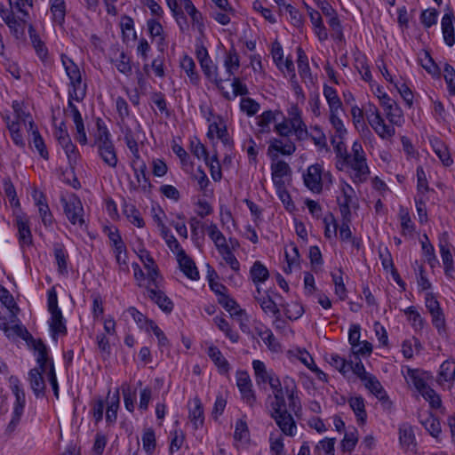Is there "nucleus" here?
Masks as SVG:
<instances>
[{
  "mask_svg": "<svg viewBox=\"0 0 455 455\" xmlns=\"http://www.w3.org/2000/svg\"><path fill=\"white\" fill-rule=\"evenodd\" d=\"M97 132L94 136V145L98 148V153L103 162L111 168H116L118 163L116 151L111 135L102 119L96 121Z\"/></svg>",
  "mask_w": 455,
  "mask_h": 455,
  "instance_id": "1",
  "label": "nucleus"
},
{
  "mask_svg": "<svg viewBox=\"0 0 455 455\" xmlns=\"http://www.w3.org/2000/svg\"><path fill=\"white\" fill-rule=\"evenodd\" d=\"M271 406V418L275 419L281 431L289 436L295 435L296 423L292 415L286 409V403L283 395H276Z\"/></svg>",
  "mask_w": 455,
  "mask_h": 455,
  "instance_id": "2",
  "label": "nucleus"
},
{
  "mask_svg": "<svg viewBox=\"0 0 455 455\" xmlns=\"http://www.w3.org/2000/svg\"><path fill=\"white\" fill-rule=\"evenodd\" d=\"M268 383L273 390L274 396L276 395H283L285 391L289 400L290 410L293 411L295 415L301 412V403L298 395L297 386L293 379L285 377L283 379V387H282L279 378L275 375L268 380Z\"/></svg>",
  "mask_w": 455,
  "mask_h": 455,
  "instance_id": "3",
  "label": "nucleus"
},
{
  "mask_svg": "<svg viewBox=\"0 0 455 455\" xmlns=\"http://www.w3.org/2000/svg\"><path fill=\"white\" fill-rule=\"evenodd\" d=\"M61 61L68 76L69 89L68 95L76 101H82L86 96V84L82 83V76L79 68L74 61L65 55L61 56Z\"/></svg>",
  "mask_w": 455,
  "mask_h": 455,
  "instance_id": "4",
  "label": "nucleus"
},
{
  "mask_svg": "<svg viewBox=\"0 0 455 455\" xmlns=\"http://www.w3.org/2000/svg\"><path fill=\"white\" fill-rule=\"evenodd\" d=\"M344 165L354 171L355 182H364L370 175V169L366 163V156L360 142L355 141L352 146V156L348 157Z\"/></svg>",
  "mask_w": 455,
  "mask_h": 455,
  "instance_id": "5",
  "label": "nucleus"
},
{
  "mask_svg": "<svg viewBox=\"0 0 455 455\" xmlns=\"http://www.w3.org/2000/svg\"><path fill=\"white\" fill-rule=\"evenodd\" d=\"M11 383L12 392L15 396V403L13 405L12 419L6 428V432L8 433H12L19 425L26 404L25 392L21 387L19 379L17 378H11Z\"/></svg>",
  "mask_w": 455,
  "mask_h": 455,
  "instance_id": "6",
  "label": "nucleus"
},
{
  "mask_svg": "<svg viewBox=\"0 0 455 455\" xmlns=\"http://www.w3.org/2000/svg\"><path fill=\"white\" fill-rule=\"evenodd\" d=\"M60 203L64 209V213L68 220L73 225L82 227L85 221L84 219V207L80 199L74 194L68 197L61 196Z\"/></svg>",
  "mask_w": 455,
  "mask_h": 455,
  "instance_id": "7",
  "label": "nucleus"
},
{
  "mask_svg": "<svg viewBox=\"0 0 455 455\" xmlns=\"http://www.w3.org/2000/svg\"><path fill=\"white\" fill-rule=\"evenodd\" d=\"M314 2L323 14L329 18L327 22L332 30L331 36L335 40L342 41L344 39L343 28L335 9L326 0H314Z\"/></svg>",
  "mask_w": 455,
  "mask_h": 455,
  "instance_id": "8",
  "label": "nucleus"
},
{
  "mask_svg": "<svg viewBox=\"0 0 455 455\" xmlns=\"http://www.w3.org/2000/svg\"><path fill=\"white\" fill-rule=\"evenodd\" d=\"M323 167L320 164L309 165L303 173V182L311 192L319 194L323 190Z\"/></svg>",
  "mask_w": 455,
  "mask_h": 455,
  "instance_id": "9",
  "label": "nucleus"
},
{
  "mask_svg": "<svg viewBox=\"0 0 455 455\" xmlns=\"http://www.w3.org/2000/svg\"><path fill=\"white\" fill-rule=\"evenodd\" d=\"M236 386L241 393L243 401L250 407H254L257 403V397L252 390L251 380L247 371H238L236 373Z\"/></svg>",
  "mask_w": 455,
  "mask_h": 455,
  "instance_id": "10",
  "label": "nucleus"
},
{
  "mask_svg": "<svg viewBox=\"0 0 455 455\" xmlns=\"http://www.w3.org/2000/svg\"><path fill=\"white\" fill-rule=\"evenodd\" d=\"M378 98L389 122L401 125L403 121V111L397 103L387 93L378 94Z\"/></svg>",
  "mask_w": 455,
  "mask_h": 455,
  "instance_id": "11",
  "label": "nucleus"
},
{
  "mask_svg": "<svg viewBox=\"0 0 455 455\" xmlns=\"http://www.w3.org/2000/svg\"><path fill=\"white\" fill-rule=\"evenodd\" d=\"M288 123L293 129V132L299 140H303L308 137L307 125L302 120L301 111L297 105H292L288 110Z\"/></svg>",
  "mask_w": 455,
  "mask_h": 455,
  "instance_id": "12",
  "label": "nucleus"
},
{
  "mask_svg": "<svg viewBox=\"0 0 455 455\" xmlns=\"http://www.w3.org/2000/svg\"><path fill=\"white\" fill-rule=\"evenodd\" d=\"M295 151L296 146L291 140H288L286 142H283L280 139L274 138L269 141L267 155L273 161H275L278 158L279 154L283 156H291Z\"/></svg>",
  "mask_w": 455,
  "mask_h": 455,
  "instance_id": "13",
  "label": "nucleus"
},
{
  "mask_svg": "<svg viewBox=\"0 0 455 455\" xmlns=\"http://www.w3.org/2000/svg\"><path fill=\"white\" fill-rule=\"evenodd\" d=\"M368 121L372 129L382 139H390L394 136L395 128L385 124L378 108H374V112L368 116Z\"/></svg>",
  "mask_w": 455,
  "mask_h": 455,
  "instance_id": "14",
  "label": "nucleus"
},
{
  "mask_svg": "<svg viewBox=\"0 0 455 455\" xmlns=\"http://www.w3.org/2000/svg\"><path fill=\"white\" fill-rule=\"evenodd\" d=\"M177 260L180 270L188 278L191 280L199 279V272L195 261L187 255L184 250H180L177 252Z\"/></svg>",
  "mask_w": 455,
  "mask_h": 455,
  "instance_id": "15",
  "label": "nucleus"
},
{
  "mask_svg": "<svg viewBox=\"0 0 455 455\" xmlns=\"http://www.w3.org/2000/svg\"><path fill=\"white\" fill-rule=\"evenodd\" d=\"M28 132H30L31 139L29 140V144L31 147H34L41 157H43L44 160L49 159V152L46 148L45 143L44 139L42 138L37 126L34 123L33 120L28 121Z\"/></svg>",
  "mask_w": 455,
  "mask_h": 455,
  "instance_id": "16",
  "label": "nucleus"
},
{
  "mask_svg": "<svg viewBox=\"0 0 455 455\" xmlns=\"http://www.w3.org/2000/svg\"><path fill=\"white\" fill-rule=\"evenodd\" d=\"M132 168L134 172V176L140 189L144 193H150L152 184L150 183L149 179L147 175L146 164L143 161H141L140 163H136L135 160H132Z\"/></svg>",
  "mask_w": 455,
  "mask_h": 455,
  "instance_id": "17",
  "label": "nucleus"
},
{
  "mask_svg": "<svg viewBox=\"0 0 455 455\" xmlns=\"http://www.w3.org/2000/svg\"><path fill=\"white\" fill-rule=\"evenodd\" d=\"M271 171L272 180L275 188H282L285 187L283 179L291 172L289 164L283 160L276 161L275 163L271 164Z\"/></svg>",
  "mask_w": 455,
  "mask_h": 455,
  "instance_id": "18",
  "label": "nucleus"
},
{
  "mask_svg": "<svg viewBox=\"0 0 455 455\" xmlns=\"http://www.w3.org/2000/svg\"><path fill=\"white\" fill-rule=\"evenodd\" d=\"M148 297L154 301L164 312L171 313L173 309L172 301L160 288L149 287Z\"/></svg>",
  "mask_w": 455,
  "mask_h": 455,
  "instance_id": "19",
  "label": "nucleus"
},
{
  "mask_svg": "<svg viewBox=\"0 0 455 455\" xmlns=\"http://www.w3.org/2000/svg\"><path fill=\"white\" fill-rule=\"evenodd\" d=\"M44 371L42 369L34 368L28 372L30 387L36 397L43 396L45 393V383L43 377Z\"/></svg>",
  "mask_w": 455,
  "mask_h": 455,
  "instance_id": "20",
  "label": "nucleus"
},
{
  "mask_svg": "<svg viewBox=\"0 0 455 455\" xmlns=\"http://www.w3.org/2000/svg\"><path fill=\"white\" fill-rule=\"evenodd\" d=\"M443 36L445 44L448 46H453L455 44V34L453 26V13L452 12H445L441 21Z\"/></svg>",
  "mask_w": 455,
  "mask_h": 455,
  "instance_id": "21",
  "label": "nucleus"
},
{
  "mask_svg": "<svg viewBox=\"0 0 455 455\" xmlns=\"http://www.w3.org/2000/svg\"><path fill=\"white\" fill-rule=\"evenodd\" d=\"M254 331L271 351L277 352L280 350V344L269 328L263 324H259L254 327Z\"/></svg>",
  "mask_w": 455,
  "mask_h": 455,
  "instance_id": "22",
  "label": "nucleus"
},
{
  "mask_svg": "<svg viewBox=\"0 0 455 455\" xmlns=\"http://www.w3.org/2000/svg\"><path fill=\"white\" fill-rule=\"evenodd\" d=\"M120 404V395L119 389H116V391L111 395L110 391L108 394V408L106 412V419L109 423L116 422L117 419V411L119 409Z\"/></svg>",
  "mask_w": 455,
  "mask_h": 455,
  "instance_id": "23",
  "label": "nucleus"
},
{
  "mask_svg": "<svg viewBox=\"0 0 455 455\" xmlns=\"http://www.w3.org/2000/svg\"><path fill=\"white\" fill-rule=\"evenodd\" d=\"M51 314V321H50V329L52 333L53 339H56V335L62 334L65 335L67 333L66 322L63 318L61 310L50 312Z\"/></svg>",
  "mask_w": 455,
  "mask_h": 455,
  "instance_id": "24",
  "label": "nucleus"
},
{
  "mask_svg": "<svg viewBox=\"0 0 455 455\" xmlns=\"http://www.w3.org/2000/svg\"><path fill=\"white\" fill-rule=\"evenodd\" d=\"M348 403L356 417L357 422L360 425H364L367 419L364 399L362 396H354L349 398Z\"/></svg>",
  "mask_w": 455,
  "mask_h": 455,
  "instance_id": "25",
  "label": "nucleus"
},
{
  "mask_svg": "<svg viewBox=\"0 0 455 455\" xmlns=\"http://www.w3.org/2000/svg\"><path fill=\"white\" fill-rule=\"evenodd\" d=\"M207 355L214 364L219 368L220 371L226 373L229 370V363L227 359L223 356L221 351L215 346L208 347Z\"/></svg>",
  "mask_w": 455,
  "mask_h": 455,
  "instance_id": "26",
  "label": "nucleus"
},
{
  "mask_svg": "<svg viewBox=\"0 0 455 455\" xmlns=\"http://www.w3.org/2000/svg\"><path fill=\"white\" fill-rule=\"evenodd\" d=\"M455 379V362L452 360L444 361L439 370L438 382L452 383Z\"/></svg>",
  "mask_w": 455,
  "mask_h": 455,
  "instance_id": "27",
  "label": "nucleus"
},
{
  "mask_svg": "<svg viewBox=\"0 0 455 455\" xmlns=\"http://www.w3.org/2000/svg\"><path fill=\"white\" fill-rule=\"evenodd\" d=\"M432 148L435 155L438 156L442 164L445 167H449L453 164L448 147L441 140H435L432 142Z\"/></svg>",
  "mask_w": 455,
  "mask_h": 455,
  "instance_id": "28",
  "label": "nucleus"
},
{
  "mask_svg": "<svg viewBox=\"0 0 455 455\" xmlns=\"http://www.w3.org/2000/svg\"><path fill=\"white\" fill-rule=\"evenodd\" d=\"M30 342L34 350L37 352L36 363L39 365L38 369L46 371V363L48 362V352L46 346L41 339H35L34 338L30 340Z\"/></svg>",
  "mask_w": 455,
  "mask_h": 455,
  "instance_id": "29",
  "label": "nucleus"
},
{
  "mask_svg": "<svg viewBox=\"0 0 455 455\" xmlns=\"http://www.w3.org/2000/svg\"><path fill=\"white\" fill-rule=\"evenodd\" d=\"M200 65L204 76L220 88L223 80L218 77V68L212 63L211 58L204 60H202Z\"/></svg>",
  "mask_w": 455,
  "mask_h": 455,
  "instance_id": "30",
  "label": "nucleus"
},
{
  "mask_svg": "<svg viewBox=\"0 0 455 455\" xmlns=\"http://www.w3.org/2000/svg\"><path fill=\"white\" fill-rule=\"evenodd\" d=\"M219 303L231 315L236 316L245 315V311L241 309L237 302L228 294H222L218 299Z\"/></svg>",
  "mask_w": 455,
  "mask_h": 455,
  "instance_id": "31",
  "label": "nucleus"
},
{
  "mask_svg": "<svg viewBox=\"0 0 455 455\" xmlns=\"http://www.w3.org/2000/svg\"><path fill=\"white\" fill-rule=\"evenodd\" d=\"M224 66L226 68V72L228 75V79H229V77L234 75L235 71L239 68V55L235 47H231V49L226 53Z\"/></svg>",
  "mask_w": 455,
  "mask_h": 455,
  "instance_id": "32",
  "label": "nucleus"
},
{
  "mask_svg": "<svg viewBox=\"0 0 455 455\" xmlns=\"http://www.w3.org/2000/svg\"><path fill=\"white\" fill-rule=\"evenodd\" d=\"M260 305L261 309L266 314H271L275 317V322L280 321V309L276 303L270 298V296L255 297Z\"/></svg>",
  "mask_w": 455,
  "mask_h": 455,
  "instance_id": "33",
  "label": "nucleus"
},
{
  "mask_svg": "<svg viewBox=\"0 0 455 455\" xmlns=\"http://www.w3.org/2000/svg\"><path fill=\"white\" fill-rule=\"evenodd\" d=\"M0 300L1 302L10 310L11 313V323H14L17 320V312L19 307L15 303L12 295L4 287L0 289Z\"/></svg>",
  "mask_w": 455,
  "mask_h": 455,
  "instance_id": "34",
  "label": "nucleus"
},
{
  "mask_svg": "<svg viewBox=\"0 0 455 455\" xmlns=\"http://www.w3.org/2000/svg\"><path fill=\"white\" fill-rule=\"evenodd\" d=\"M181 68L186 72L193 84H198L200 76L196 71V63L194 60L188 56L184 55L180 61Z\"/></svg>",
  "mask_w": 455,
  "mask_h": 455,
  "instance_id": "35",
  "label": "nucleus"
},
{
  "mask_svg": "<svg viewBox=\"0 0 455 455\" xmlns=\"http://www.w3.org/2000/svg\"><path fill=\"white\" fill-rule=\"evenodd\" d=\"M194 404V408L189 410V419L195 429H197L204 425V415L200 399L195 398Z\"/></svg>",
  "mask_w": 455,
  "mask_h": 455,
  "instance_id": "36",
  "label": "nucleus"
},
{
  "mask_svg": "<svg viewBox=\"0 0 455 455\" xmlns=\"http://www.w3.org/2000/svg\"><path fill=\"white\" fill-rule=\"evenodd\" d=\"M51 12L53 21L59 25H63L66 16L65 0H51Z\"/></svg>",
  "mask_w": 455,
  "mask_h": 455,
  "instance_id": "37",
  "label": "nucleus"
},
{
  "mask_svg": "<svg viewBox=\"0 0 455 455\" xmlns=\"http://www.w3.org/2000/svg\"><path fill=\"white\" fill-rule=\"evenodd\" d=\"M250 274L254 283H264L269 277L267 268L259 260L253 263Z\"/></svg>",
  "mask_w": 455,
  "mask_h": 455,
  "instance_id": "38",
  "label": "nucleus"
},
{
  "mask_svg": "<svg viewBox=\"0 0 455 455\" xmlns=\"http://www.w3.org/2000/svg\"><path fill=\"white\" fill-rule=\"evenodd\" d=\"M420 423L424 426L426 430L435 438H438L442 429L441 423L437 418L432 414L427 415L425 419H420Z\"/></svg>",
  "mask_w": 455,
  "mask_h": 455,
  "instance_id": "39",
  "label": "nucleus"
},
{
  "mask_svg": "<svg viewBox=\"0 0 455 455\" xmlns=\"http://www.w3.org/2000/svg\"><path fill=\"white\" fill-rule=\"evenodd\" d=\"M210 238L213 241L218 251L225 249L227 246V240L224 235L220 231L217 225L212 223L206 228Z\"/></svg>",
  "mask_w": 455,
  "mask_h": 455,
  "instance_id": "40",
  "label": "nucleus"
},
{
  "mask_svg": "<svg viewBox=\"0 0 455 455\" xmlns=\"http://www.w3.org/2000/svg\"><path fill=\"white\" fill-rule=\"evenodd\" d=\"M252 367L254 370L255 379L258 385L268 382V380L275 375L273 373H269L267 371L266 365L262 361L254 360L252 362Z\"/></svg>",
  "mask_w": 455,
  "mask_h": 455,
  "instance_id": "41",
  "label": "nucleus"
},
{
  "mask_svg": "<svg viewBox=\"0 0 455 455\" xmlns=\"http://www.w3.org/2000/svg\"><path fill=\"white\" fill-rule=\"evenodd\" d=\"M439 249L443 265L451 264L453 262L452 255L450 251L449 235L443 232L439 236Z\"/></svg>",
  "mask_w": 455,
  "mask_h": 455,
  "instance_id": "42",
  "label": "nucleus"
},
{
  "mask_svg": "<svg viewBox=\"0 0 455 455\" xmlns=\"http://www.w3.org/2000/svg\"><path fill=\"white\" fill-rule=\"evenodd\" d=\"M17 228L20 243L29 245L32 243V235L29 228L28 221L22 218L17 220Z\"/></svg>",
  "mask_w": 455,
  "mask_h": 455,
  "instance_id": "43",
  "label": "nucleus"
},
{
  "mask_svg": "<svg viewBox=\"0 0 455 455\" xmlns=\"http://www.w3.org/2000/svg\"><path fill=\"white\" fill-rule=\"evenodd\" d=\"M281 307L285 316L291 321L299 319L304 313L302 305L296 301L282 304Z\"/></svg>",
  "mask_w": 455,
  "mask_h": 455,
  "instance_id": "44",
  "label": "nucleus"
},
{
  "mask_svg": "<svg viewBox=\"0 0 455 455\" xmlns=\"http://www.w3.org/2000/svg\"><path fill=\"white\" fill-rule=\"evenodd\" d=\"M323 95L327 100L330 110H337L342 108V102L333 87L324 84Z\"/></svg>",
  "mask_w": 455,
  "mask_h": 455,
  "instance_id": "45",
  "label": "nucleus"
},
{
  "mask_svg": "<svg viewBox=\"0 0 455 455\" xmlns=\"http://www.w3.org/2000/svg\"><path fill=\"white\" fill-rule=\"evenodd\" d=\"M213 321L215 324L218 326V328L225 333L226 337L229 339V340L232 343L238 342L239 334L237 333V331L232 330V328L230 327L229 323L227 322L226 319L220 316H216L213 318Z\"/></svg>",
  "mask_w": 455,
  "mask_h": 455,
  "instance_id": "46",
  "label": "nucleus"
},
{
  "mask_svg": "<svg viewBox=\"0 0 455 455\" xmlns=\"http://www.w3.org/2000/svg\"><path fill=\"white\" fill-rule=\"evenodd\" d=\"M420 243L423 254L426 257L427 263L432 267H434L435 265L437 263V259L435 256V248L431 244L428 236L426 234L423 235V239L420 241Z\"/></svg>",
  "mask_w": 455,
  "mask_h": 455,
  "instance_id": "47",
  "label": "nucleus"
},
{
  "mask_svg": "<svg viewBox=\"0 0 455 455\" xmlns=\"http://www.w3.org/2000/svg\"><path fill=\"white\" fill-rule=\"evenodd\" d=\"M339 111H342V108L330 110L329 120L332 127L335 129L336 135L342 139L347 134V129L339 117Z\"/></svg>",
  "mask_w": 455,
  "mask_h": 455,
  "instance_id": "48",
  "label": "nucleus"
},
{
  "mask_svg": "<svg viewBox=\"0 0 455 455\" xmlns=\"http://www.w3.org/2000/svg\"><path fill=\"white\" fill-rule=\"evenodd\" d=\"M17 322H19L18 318H17V320H15L14 323H13L12 326L10 327L8 325V331L4 332L5 335L8 338L17 336V337L23 339L24 340H26L28 342L30 341L31 339H33L32 335L28 331V330L21 324H19Z\"/></svg>",
  "mask_w": 455,
  "mask_h": 455,
  "instance_id": "49",
  "label": "nucleus"
},
{
  "mask_svg": "<svg viewBox=\"0 0 455 455\" xmlns=\"http://www.w3.org/2000/svg\"><path fill=\"white\" fill-rule=\"evenodd\" d=\"M124 213L127 217V219L138 228L144 227L145 223L143 219L140 216L139 210L133 204H125L124 205Z\"/></svg>",
  "mask_w": 455,
  "mask_h": 455,
  "instance_id": "50",
  "label": "nucleus"
},
{
  "mask_svg": "<svg viewBox=\"0 0 455 455\" xmlns=\"http://www.w3.org/2000/svg\"><path fill=\"white\" fill-rule=\"evenodd\" d=\"M298 69L301 78H307L311 76L310 68L308 64L307 56L301 47H298Z\"/></svg>",
  "mask_w": 455,
  "mask_h": 455,
  "instance_id": "51",
  "label": "nucleus"
},
{
  "mask_svg": "<svg viewBox=\"0 0 455 455\" xmlns=\"http://www.w3.org/2000/svg\"><path fill=\"white\" fill-rule=\"evenodd\" d=\"M277 114H280V112L267 110L257 117V124L261 128V132H268L270 131L269 124L275 120Z\"/></svg>",
  "mask_w": 455,
  "mask_h": 455,
  "instance_id": "52",
  "label": "nucleus"
},
{
  "mask_svg": "<svg viewBox=\"0 0 455 455\" xmlns=\"http://www.w3.org/2000/svg\"><path fill=\"white\" fill-rule=\"evenodd\" d=\"M143 450L148 455H152L156 446V435L152 428H147L142 435Z\"/></svg>",
  "mask_w": 455,
  "mask_h": 455,
  "instance_id": "53",
  "label": "nucleus"
},
{
  "mask_svg": "<svg viewBox=\"0 0 455 455\" xmlns=\"http://www.w3.org/2000/svg\"><path fill=\"white\" fill-rule=\"evenodd\" d=\"M115 65L120 73L126 76H132V67L131 59L124 52L119 54V58L115 61Z\"/></svg>",
  "mask_w": 455,
  "mask_h": 455,
  "instance_id": "54",
  "label": "nucleus"
},
{
  "mask_svg": "<svg viewBox=\"0 0 455 455\" xmlns=\"http://www.w3.org/2000/svg\"><path fill=\"white\" fill-rule=\"evenodd\" d=\"M335 438H325L320 441L315 448V455H334Z\"/></svg>",
  "mask_w": 455,
  "mask_h": 455,
  "instance_id": "55",
  "label": "nucleus"
},
{
  "mask_svg": "<svg viewBox=\"0 0 455 455\" xmlns=\"http://www.w3.org/2000/svg\"><path fill=\"white\" fill-rule=\"evenodd\" d=\"M419 62L427 73L432 76H439L440 69L428 52L425 51L423 52V57L419 58Z\"/></svg>",
  "mask_w": 455,
  "mask_h": 455,
  "instance_id": "56",
  "label": "nucleus"
},
{
  "mask_svg": "<svg viewBox=\"0 0 455 455\" xmlns=\"http://www.w3.org/2000/svg\"><path fill=\"white\" fill-rule=\"evenodd\" d=\"M54 257L58 265V270L60 274L68 273V254L66 253L64 248L60 245H57L54 247Z\"/></svg>",
  "mask_w": 455,
  "mask_h": 455,
  "instance_id": "57",
  "label": "nucleus"
},
{
  "mask_svg": "<svg viewBox=\"0 0 455 455\" xmlns=\"http://www.w3.org/2000/svg\"><path fill=\"white\" fill-rule=\"evenodd\" d=\"M404 313L407 315L408 320L411 323L412 327L416 331H420L424 328L425 320L421 317L420 314L415 309L414 307H407Z\"/></svg>",
  "mask_w": 455,
  "mask_h": 455,
  "instance_id": "58",
  "label": "nucleus"
},
{
  "mask_svg": "<svg viewBox=\"0 0 455 455\" xmlns=\"http://www.w3.org/2000/svg\"><path fill=\"white\" fill-rule=\"evenodd\" d=\"M331 278L335 285V294L339 296L341 300H345L347 299V289L343 282L341 269H339L338 273H331Z\"/></svg>",
  "mask_w": 455,
  "mask_h": 455,
  "instance_id": "59",
  "label": "nucleus"
},
{
  "mask_svg": "<svg viewBox=\"0 0 455 455\" xmlns=\"http://www.w3.org/2000/svg\"><path fill=\"white\" fill-rule=\"evenodd\" d=\"M399 219L401 221L402 234L406 235V232L411 233L414 231V224L411 221L408 210L403 206L399 209Z\"/></svg>",
  "mask_w": 455,
  "mask_h": 455,
  "instance_id": "60",
  "label": "nucleus"
},
{
  "mask_svg": "<svg viewBox=\"0 0 455 455\" xmlns=\"http://www.w3.org/2000/svg\"><path fill=\"white\" fill-rule=\"evenodd\" d=\"M363 382L364 383L365 387L376 397L380 395V394L385 391L380 382L372 374H370L366 379L363 380Z\"/></svg>",
  "mask_w": 455,
  "mask_h": 455,
  "instance_id": "61",
  "label": "nucleus"
},
{
  "mask_svg": "<svg viewBox=\"0 0 455 455\" xmlns=\"http://www.w3.org/2000/svg\"><path fill=\"white\" fill-rule=\"evenodd\" d=\"M399 435L400 442L403 445L410 448L411 445L414 444L415 436L411 426L403 425L399 428Z\"/></svg>",
  "mask_w": 455,
  "mask_h": 455,
  "instance_id": "62",
  "label": "nucleus"
},
{
  "mask_svg": "<svg viewBox=\"0 0 455 455\" xmlns=\"http://www.w3.org/2000/svg\"><path fill=\"white\" fill-rule=\"evenodd\" d=\"M259 104L251 98H243L240 102V108L247 116H252L259 110Z\"/></svg>",
  "mask_w": 455,
  "mask_h": 455,
  "instance_id": "63",
  "label": "nucleus"
},
{
  "mask_svg": "<svg viewBox=\"0 0 455 455\" xmlns=\"http://www.w3.org/2000/svg\"><path fill=\"white\" fill-rule=\"evenodd\" d=\"M443 72V77L447 84L449 93L455 95V69L450 64H445Z\"/></svg>",
  "mask_w": 455,
  "mask_h": 455,
  "instance_id": "64",
  "label": "nucleus"
}]
</instances>
